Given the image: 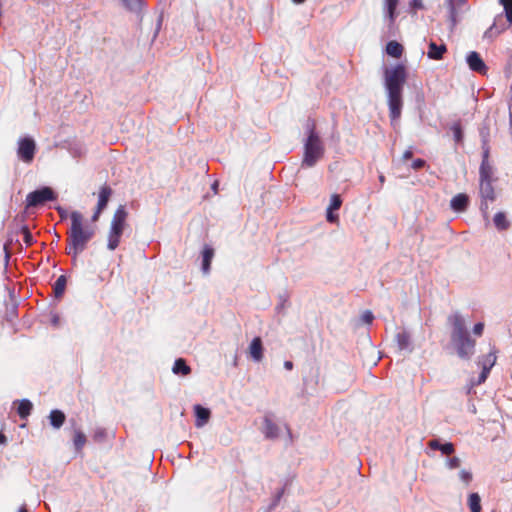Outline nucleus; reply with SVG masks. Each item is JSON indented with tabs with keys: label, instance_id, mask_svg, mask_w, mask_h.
<instances>
[{
	"label": "nucleus",
	"instance_id": "nucleus-37",
	"mask_svg": "<svg viewBox=\"0 0 512 512\" xmlns=\"http://www.w3.org/2000/svg\"><path fill=\"white\" fill-rule=\"evenodd\" d=\"M428 448H454L452 443H444L441 444L438 440H430L428 443Z\"/></svg>",
	"mask_w": 512,
	"mask_h": 512
},
{
	"label": "nucleus",
	"instance_id": "nucleus-48",
	"mask_svg": "<svg viewBox=\"0 0 512 512\" xmlns=\"http://www.w3.org/2000/svg\"><path fill=\"white\" fill-rule=\"evenodd\" d=\"M57 211H58V213L60 214V217H61L62 219L66 217V211H65L63 208L58 207V208H57Z\"/></svg>",
	"mask_w": 512,
	"mask_h": 512
},
{
	"label": "nucleus",
	"instance_id": "nucleus-3",
	"mask_svg": "<svg viewBox=\"0 0 512 512\" xmlns=\"http://www.w3.org/2000/svg\"><path fill=\"white\" fill-rule=\"evenodd\" d=\"M308 137L304 144V156L302 165L306 167H313L319 159L324 155V145L316 133V123L314 120H309L307 124Z\"/></svg>",
	"mask_w": 512,
	"mask_h": 512
},
{
	"label": "nucleus",
	"instance_id": "nucleus-42",
	"mask_svg": "<svg viewBox=\"0 0 512 512\" xmlns=\"http://www.w3.org/2000/svg\"><path fill=\"white\" fill-rule=\"evenodd\" d=\"M425 164H426L425 160L418 158L412 162L411 167L414 170H419V169L423 168L425 166Z\"/></svg>",
	"mask_w": 512,
	"mask_h": 512
},
{
	"label": "nucleus",
	"instance_id": "nucleus-36",
	"mask_svg": "<svg viewBox=\"0 0 512 512\" xmlns=\"http://www.w3.org/2000/svg\"><path fill=\"white\" fill-rule=\"evenodd\" d=\"M107 437H108V432L102 428L96 429L93 434V439L98 443H102L104 441V439Z\"/></svg>",
	"mask_w": 512,
	"mask_h": 512
},
{
	"label": "nucleus",
	"instance_id": "nucleus-19",
	"mask_svg": "<svg viewBox=\"0 0 512 512\" xmlns=\"http://www.w3.org/2000/svg\"><path fill=\"white\" fill-rule=\"evenodd\" d=\"M111 195H112V189L109 186L104 185L101 187V189L99 191V199H98V203H97V207L99 208V210H104L106 208Z\"/></svg>",
	"mask_w": 512,
	"mask_h": 512
},
{
	"label": "nucleus",
	"instance_id": "nucleus-51",
	"mask_svg": "<svg viewBox=\"0 0 512 512\" xmlns=\"http://www.w3.org/2000/svg\"><path fill=\"white\" fill-rule=\"evenodd\" d=\"M6 444V436L0 432V445H5Z\"/></svg>",
	"mask_w": 512,
	"mask_h": 512
},
{
	"label": "nucleus",
	"instance_id": "nucleus-45",
	"mask_svg": "<svg viewBox=\"0 0 512 512\" xmlns=\"http://www.w3.org/2000/svg\"><path fill=\"white\" fill-rule=\"evenodd\" d=\"M411 6L416 9H422L423 8L422 0H411Z\"/></svg>",
	"mask_w": 512,
	"mask_h": 512
},
{
	"label": "nucleus",
	"instance_id": "nucleus-12",
	"mask_svg": "<svg viewBox=\"0 0 512 512\" xmlns=\"http://www.w3.org/2000/svg\"><path fill=\"white\" fill-rule=\"evenodd\" d=\"M480 180H494L493 178V167L489 162V150L485 149L483 152L482 162L479 169Z\"/></svg>",
	"mask_w": 512,
	"mask_h": 512
},
{
	"label": "nucleus",
	"instance_id": "nucleus-16",
	"mask_svg": "<svg viewBox=\"0 0 512 512\" xmlns=\"http://www.w3.org/2000/svg\"><path fill=\"white\" fill-rule=\"evenodd\" d=\"M194 412L196 416V426L201 427L205 425L210 418V410L197 404L194 406Z\"/></svg>",
	"mask_w": 512,
	"mask_h": 512
},
{
	"label": "nucleus",
	"instance_id": "nucleus-13",
	"mask_svg": "<svg viewBox=\"0 0 512 512\" xmlns=\"http://www.w3.org/2000/svg\"><path fill=\"white\" fill-rule=\"evenodd\" d=\"M263 344H262V340L260 337H255L250 345H249V348H248V353L250 355V357L255 361V362H260L262 361L263 359Z\"/></svg>",
	"mask_w": 512,
	"mask_h": 512
},
{
	"label": "nucleus",
	"instance_id": "nucleus-32",
	"mask_svg": "<svg viewBox=\"0 0 512 512\" xmlns=\"http://www.w3.org/2000/svg\"><path fill=\"white\" fill-rule=\"evenodd\" d=\"M504 8L507 21L512 24V0H499Z\"/></svg>",
	"mask_w": 512,
	"mask_h": 512
},
{
	"label": "nucleus",
	"instance_id": "nucleus-11",
	"mask_svg": "<svg viewBox=\"0 0 512 512\" xmlns=\"http://www.w3.org/2000/svg\"><path fill=\"white\" fill-rule=\"evenodd\" d=\"M399 3L400 0H382L384 15L390 26L394 25L398 16L397 7Z\"/></svg>",
	"mask_w": 512,
	"mask_h": 512
},
{
	"label": "nucleus",
	"instance_id": "nucleus-53",
	"mask_svg": "<svg viewBox=\"0 0 512 512\" xmlns=\"http://www.w3.org/2000/svg\"><path fill=\"white\" fill-rule=\"evenodd\" d=\"M294 3L296 4H302L304 3L306 0H292Z\"/></svg>",
	"mask_w": 512,
	"mask_h": 512
},
{
	"label": "nucleus",
	"instance_id": "nucleus-23",
	"mask_svg": "<svg viewBox=\"0 0 512 512\" xmlns=\"http://www.w3.org/2000/svg\"><path fill=\"white\" fill-rule=\"evenodd\" d=\"M494 225L500 231L507 230L510 226L506 215L503 212H497L493 218Z\"/></svg>",
	"mask_w": 512,
	"mask_h": 512
},
{
	"label": "nucleus",
	"instance_id": "nucleus-17",
	"mask_svg": "<svg viewBox=\"0 0 512 512\" xmlns=\"http://www.w3.org/2000/svg\"><path fill=\"white\" fill-rule=\"evenodd\" d=\"M214 257V249L206 245L202 251V271L208 274L210 271L211 261Z\"/></svg>",
	"mask_w": 512,
	"mask_h": 512
},
{
	"label": "nucleus",
	"instance_id": "nucleus-2",
	"mask_svg": "<svg viewBox=\"0 0 512 512\" xmlns=\"http://www.w3.org/2000/svg\"><path fill=\"white\" fill-rule=\"evenodd\" d=\"M71 226L67 232L66 252L72 256L74 261L77 260L87 247L88 242L94 237L95 229L83 224V215L78 211L70 214Z\"/></svg>",
	"mask_w": 512,
	"mask_h": 512
},
{
	"label": "nucleus",
	"instance_id": "nucleus-31",
	"mask_svg": "<svg viewBox=\"0 0 512 512\" xmlns=\"http://www.w3.org/2000/svg\"><path fill=\"white\" fill-rule=\"evenodd\" d=\"M72 439H73L74 445L77 448L84 446L86 443L85 434L81 430H78V429L74 430Z\"/></svg>",
	"mask_w": 512,
	"mask_h": 512
},
{
	"label": "nucleus",
	"instance_id": "nucleus-46",
	"mask_svg": "<svg viewBox=\"0 0 512 512\" xmlns=\"http://www.w3.org/2000/svg\"><path fill=\"white\" fill-rule=\"evenodd\" d=\"M102 211H103V210H99V208H98V207H96V210H95V212H94V214H93V216H92V221H93V222L98 221L99 216H100V214H101V212H102Z\"/></svg>",
	"mask_w": 512,
	"mask_h": 512
},
{
	"label": "nucleus",
	"instance_id": "nucleus-24",
	"mask_svg": "<svg viewBox=\"0 0 512 512\" xmlns=\"http://www.w3.org/2000/svg\"><path fill=\"white\" fill-rule=\"evenodd\" d=\"M161 458L165 457L169 460L173 465L178 464L181 465L183 457L178 453V450H164L161 451Z\"/></svg>",
	"mask_w": 512,
	"mask_h": 512
},
{
	"label": "nucleus",
	"instance_id": "nucleus-38",
	"mask_svg": "<svg viewBox=\"0 0 512 512\" xmlns=\"http://www.w3.org/2000/svg\"><path fill=\"white\" fill-rule=\"evenodd\" d=\"M451 129L453 131L455 140L457 142H460L462 140V137H463L461 125L459 123H455V124H453Z\"/></svg>",
	"mask_w": 512,
	"mask_h": 512
},
{
	"label": "nucleus",
	"instance_id": "nucleus-7",
	"mask_svg": "<svg viewBox=\"0 0 512 512\" xmlns=\"http://www.w3.org/2000/svg\"><path fill=\"white\" fill-rule=\"evenodd\" d=\"M36 143L30 137L21 138L18 142L17 155L23 162L30 164L35 157Z\"/></svg>",
	"mask_w": 512,
	"mask_h": 512
},
{
	"label": "nucleus",
	"instance_id": "nucleus-33",
	"mask_svg": "<svg viewBox=\"0 0 512 512\" xmlns=\"http://www.w3.org/2000/svg\"><path fill=\"white\" fill-rule=\"evenodd\" d=\"M125 7L131 11H139L142 7V0H122Z\"/></svg>",
	"mask_w": 512,
	"mask_h": 512
},
{
	"label": "nucleus",
	"instance_id": "nucleus-35",
	"mask_svg": "<svg viewBox=\"0 0 512 512\" xmlns=\"http://www.w3.org/2000/svg\"><path fill=\"white\" fill-rule=\"evenodd\" d=\"M341 205H342V199H341L340 195L333 194L331 196L330 205L328 206L327 209L338 210L341 207Z\"/></svg>",
	"mask_w": 512,
	"mask_h": 512
},
{
	"label": "nucleus",
	"instance_id": "nucleus-49",
	"mask_svg": "<svg viewBox=\"0 0 512 512\" xmlns=\"http://www.w3.org/2000/svg\"><path fill=\"white\" fill-rule=\"evenodd\" d=\"M284 367L287 369V370H292L293 368V363L291 361H285L284 362Z\"/></svg>",
	"mask_w": 512,
	"mask_h": 512
},
{
	"label": "nucleus",
	"instance_id": "nucleus-39",
	"mask_svg": "<svg viewBox=\"0 0 512 512\" xmlns=\"http://www.w3.org/2000/svg\"><path fill=\"white\" fill-rule=\"evenodd\" d=\"M460 479L465 482L466 484H469L472 480V474L466 470H461L459 473Z\"/></svg>",
	"mask_w": 512,
	"mask_h": 512
},
{
	"label": "nucleus",
	"instance_id": "nucleus-15",
	"mask_svg": "<svg viewBox=\"0 0 512 512\" xmlns=\"http://www.w3.org/2000/svg\"><path fill=\"white\" fill-rule=\"evenodd\" d=\"M446 52L447 47L445 44L437 45L431 41L428 46L427 56L432 60H441Z\"/></svg>",
	"mask_w": 512,
	"mask_h": 512
},
{
	"label": "nucleus",
	"instance_id": "nucleus-54",
	"mask_svg": "<svg viewBox=\"0 0 512 512\" xmlns=\"http://www.w3.org/2000/svg\"><path fill=\"white\" fill-rule=\"evenodd\" d=\"M18 512H28V510L25 506H22Z\"/></svg>",
	"mask_w": 512,
	"mask_h": 512
},
{
	"label": "nucleus",
	"instance_id": "nucleus-10",
	"mask_svg": "<svg viewBox=\"0 0 512 512\" xmlns=\"http://www.w3.org/2000/svg\"><path fill=\"white\" fill-rule=\"evenodd\" d=\"M466 60H467V64H468L469 68L472 71L477 72L482 75L486 74L487 66L484 63V61L482 60V58L478 52H476V51L470 52L467 55Z\"/></svg>",
	"mask_w": 512,
	"mask_h": 512
},
{
	"label": "nucleus",
	"instance_id": "nucleus-57",
	"mask_svg": "<svg viewBox=\"0 0 512 512\" xmlns=\"http://www.w3.org/2000/svg\"><path fill=\"white\" fill-rule=\"evenodd\" d=\"M283 492H284L283 490H281V491L279 492V494H278V499L282 496Z\"/></svg>",
	"mask_w": 512,
	"mask_h": 512
},
{
	"label": "nucleus",
	"instance_id": "nucleus-21",
	"mask_svg": "<svg viewBox=\"0 0 512 512\" xmlns=\"http://www.w3.org/2000/svg\"><path fill=\"white\" fill-rule=\"evenodd\" d=\"M403 51V46L397 41H389L386 45V53L393 58H400Z\"/></svg>",
	"mask_w": 512,
	"mask_h": 512
},
{
	"label": "nucleus",
	"instance_id": "nucleus-14",
	"mask_svg": "<svg viewBox=\"0 0 512 512\" xmlns=\"http://www.w3.org/2000/svg\"><path fill=\"white\" fill-rule=\"evenodd\" d=\"M469 197L464 193L455 195L450 201V207L455 212H464L468 208Z\"/></svg>",
	"mask_w": 512,
	"mask_h": 512
},
{
	"label": "nucleus",
	"instance_id": "nucleus-20",
	"mask_svg": "<svg viewBox=\"0 0 512 512\" xmlns=\"http://www.w3.org/2000/svg\"><path fill=\"white\" fill-rule=\"evenodd\" d=\"M65 419V414L58 409L52 410L49 414L50 424L56 429L60 428L64 424Z\"/></svg>",
	"mask_w": 512,
	"mask_h": 512
},
{
	"label": "nucleus",
	"instance_id": "nucleus-6",
	"mask_svg": "<svg viewBox=\"0 0 512 512\" xmlns=\"http://www.w3.org/2000/svg\"><path fill=\"white\" fill-rule=\"evenodd\" d=\"M451 341L461 359L468 360L473 356L476 342L470 335L454 338Z\"/></svg>",
	"mask_w": 512,
	"mask_h": 512
},
{
	"label": "nucleus",
	"instance_id": "nucleus-26",
	"mask_svg": "<svg viewBox=\"0 0 512 512\" xmlns=\"http://www.w3.org/2000/svg\"><path fill=\"white\" fill-rule=\"evenodd\" d=\"M495 361H496V356L494 354H489L487 356V360H486L487 364L485 363L483 365V370L479 376V383H482L486 380V378L489 374V371H490L491 367L494 365Z\"/></svg>",
	"mask_w": 512,
	"mask_h": 512
},
{
	"label": "nucleus",
	"instance_id": "nucleus-40",
	"mask_svg": "<svg viewBox=\"0 0 512 512\" xmlns=\"http://www.w3.org/2000/svg\"><path fill=\"white\" fill-rule=\"evenodd\" d=\"M334 210L327 209L326 219L330 223H336L339 220V216L333 213Z\"/></svg>",
	"mask_w": 512,
	"mask_h": 512
},
{
	"label": "nucleus",
	"instance_id": "nucleus-34",
	"mask_svg": "<svg viewBox=\"0 0 512 512\" xmlns=\"http://www.w3.org/2000/svg\"><path fill=\"white\" fill-rule=\"evenodd\" d=\"M21 233L23 235V241L26 246H31L33 244V236L28 228V226L24 225L21 228Z\"/></svg>",
	"mask_w": 512,
	"mask_h": 512
},
{
	"label": "nucleus",
	"instance_id": "nucleus-41",
	"mask_svg": "<svg viewBox=\"0 0 512 512\" xmlns=\"http://www.w3.org/2000/svg\"><path fill=\"white\" fill-rule=\"evenodd\" d=\"M460 466V459L453 456L448 459V467L451 469L458 468Z\"/></svg>",
	"mask_w": 512,
	"mask_h": 512
},
{
	"label": "nucleus",
	"instance_id": "nucleus-29",
	"mask_svg": "<svg viewBox=\"0 0 512 512\" xmlns=\"http://www.w3.org/2000/svg\"><path fill=\"white\" fill-rule=\"evenodd\" d=\"M396 340H397V344L401 350L407 349L410 345V336L407 332H404V331L399 332L396 335Z\"/></svg>",
	"mask_w": 512,
	"mask_h": 512
},
{
	"label": "nucleus",
	"instance_id": "nucleus-56",
	"mask_svg": "<svg viewBox=\"0 0 512 512\" xmlns=\"http://www.w3.org/2000/svg\"><path fill=\"white\" fill-rule=\"evenodd\" d=\"M53 323L56 325L58 323V317L57 316H54L53 318Z\"/></svg>",
	"mask_w": 512,
	"mask_h": 512
},
{
	"label": "nucleus",
	"instance_id": "nucleus-55",
	"mask_svg": "<svg viewBox=\"0 0 512 512\" xmlns=\"http://www.w3.org/2000/svg\"><path fill=\"white\" fill-rule=\"evenodd\" d=\"M379 181H380L381 183H384V181H385V177H384L383 175H380V176H379Z\"/></svg>",
	"mask_w": 512,
	"mask_h": 512
},
{
	"label": "nucleus",
	"instance_id": "nucleus-8",
	"mask_svg": "<svg viewBox=\"0 0 512 512\" xmlns=\"http://www.w3.org/2000/svg\"><path fill=\"white\" fill-rule=\"evenodd\" d=\"M493 181L494 180H487V181L480 180V195L483 199V201L481 203V210L484 213H486L489 208L486 201L487 200L494 201V199H495V192H494V188L492 185Z\"/></svg>",
	"mask_w": 512,
	"mask_h": 512
},
{
	"label": "nucleus",
	"instance_id": "nucleus-47",
	"mask_svg": "<svg viewBox=\"0 0 512 512\" xmlns=\"http://www.w3.org/2000/svg\"><path fill=\"white\" fill-rule=\"evenodd\" d=\"M412 156H413V152H412V150H410V149H409V150H406V151L403 153L402 158H403V160H408V159H411V158H412Z\"/></svg>",
	"mask_w": 512,
	"mask_h": 512
},
{
	"label": "nucleus",
	"instance_id": "nucleus-4",
	"mask_svg": "<svg viewBox=\"0 0 512 512\" xmlns=\"http://www.w3.org/2000/svg\"><path fill=\"white\" fill-rule=\"evenodd\" d=\"M127 218L128 212L125 205H119L112 216L107 236L109 250L114 251L119 246L124 230L128 226Z\"/></svg>",
	"mask_w": 512,
	"mask_h": 512
},
{
	"label": "nucleus",
	"instance_id": "nucleus-18",
	"mask_svg": "<svg viewBox=\"0 0 512 512\" xmlns=\"http://www.w3.org/2000/svg\"><path fill=\"white\" fill-rule=\"evenodd\" d=\"M16 403H18L17 414L21 419H26L33 410L32 402L28 399H22Z\"/></svg>",
	"mask_w": 512,
	"mask_h": 512
},
{
	"label": "nucleus",
	"instance_id": "nucleus-5",
	"mask_svg": "<svg viewBox=\"0 0 512 512\" xmlns=\"http://www.w3.org/2000/svg\"><path fill=\"white\" fill-rule=\"evenodd\" d=\"M57 198L52 188L45 186L41 189L32 191L27 194L25 199L26 209L44 205L46 202L54 201Z\"/></svg>",
	"mask_w": 512,
	"mask_h": 512
},
{
	"label": "nucleus",
	"instance_id": "nucleus-52",
	"mask_svg": "<svg viewBox=\"0 0 512 512\" xmlns=\"http://www.w3.org/2000/svg\"><path fill=\"white\" fill-rule=\"evenodd\" d=\"M443 452V454H445L446 456H450L455 450H452V449H449V450H441Z\"/></svg>",
	"mask_w": 512,
	"mask_h": 512
},
{
	"label": "nucleus",
	"instance_id": "nucleus-50",
	"mask_svg": "<svg viewBox=\"0 0 512 512\" xmlns=\"http://www.w3.org/2000/svg\"><path fill=\"white\" fill-rule=\"evenodd\" d=\"M319 374H320V369L317 367V368L315 369V372H314V376H315V385H317V384H318Z\"/></svg>",
	"mask_w": 512,
	"mask_h": 512
},
{
	"label": "nucleus",
	"instance_id": "nucleus-43",
	"mask_svg": "<svg viewBox=\"0 0 512 512\" xmlns=\"http://www.w3.org/2000/svg\"><path fill=\"white\" fill-rule=\"evenodd\" d=\"M483 330H484V323H482V322L475 324L473 327V333L476 336H481L483 333Z\"/></svg>",
	"mask_w": 512,
	"mask_h": 512
},
{
	"label": "nucleus",
	"instance_id": "nucleus-30",
	"mask_svg": "<svg viewBox=\"0 0 512 512\" xmlns=\"http://www.w3.org/2000/svg\"><path fill=\"white\" fill-rule=\"evenodd\" d=\"M465 0H448V5H449V8H450V18H451V21L453 23V25H455L456 23V18H457V10H456V7L460 4H463Z\"/></svg>",
	"mask_w": 512,
	"mask_h": 512
},
{
	"label": "nucleus",
	"instance_id": "nucleus-1",
	"mask_svg": "<svg viewBox=\"0 0 512 512\" xmlns=\"http://www.w3.org/2000/svg\"><path fill=\"white\" fill-rule=\"evenodd\" d=\"M407 80V70L403 64H397L384 71V85L387 91V103L391 122H396L402 113L403 87Z\"/></svg>",
	"mask_w": 512,
	"mask_h": 512
},
{
	"label": "nucleus",
	"instance_id": "nucleus-25",
	"mask_svg": "<svg viewBox=\"0 0 512 512\" xmlns=\"http://www.w3.org/2000/svg\"><path fill=\"white\" fill-rule=\"evenodd\" d=\"M67 279L64 275H61L57 278V280L54 283L53 291L56 298L62 297L64 294V291L66 289Z\"/></svg>",
	"mask_w": 512,
	"mask_h": 512
},
{
	"label": "nucleus",
	"instance_id": "nucleus-28",
	"mask_svg": "<svg viewBox=\"0 0 512 512\" xmlns=\"http://www.w3.org/2000/svg\"><path fill=\"white\" fill-rule=\"evenodd\" d=\"M264 433L267 437L270 438H275L278 436L276 424L273 423V421L268 417H265L264 419Z\"/></svg>",
	"mask_w": 512,
	"mask_h": 512
},
{
	"label": "nucleus",
	"instance_id": "nucleus-9",
	"mask_svg": "<svg viewBox=\"0 0 512 512\" xmlns=\"http://www.w3.org/2000/svg\"><path fill=\"white\" fill-rule=\"evenodd\" d=\"M449 322L452 325L451 339L469 335L464 319L459 314H454L449 317Z\"/></svg>",
	"mask_w": 512,
	"mask_h": 512
},
{
	"label": "nucleus",
	"instance_id": "nucleus-27",
	"mask_svg": "<svg viewBox=\"0 0 512 512\" xmlns=\"http://www.w3.org/2000/svg\"><path fill=\"white\" fill-rule=\"evenodd\" d=\"M468 506L471 512H480L481 498L478 493H471L468 497Z\"/></svg>",
	"mask_w": 512,
	"mask_h": 512
},
{
	"label": "nucleus",
	"instance_id": "nucleus-44",
	"mask_svg": "<svg viewBox=\"0 0 512 512\" xmlns=\"http://www.w3.org/2000/svg\"><path fill=\"white\" fill-rule=\"evenodd\" d=\"M374 319V316L372 314L371 311H365L363 314H362V320L363 322L367 323V324H370Z\"/></svg>",
	"mask_w": 512,
	"mask_h": 512
},
{
	"label": "nucleus",
	"instance_id": "nucleus-22",
	"mask_svg": "<svg viewBox=\"0 0 512 512\" xmlns=\"http://www.w3.org/2000/svg\"><path fill=\"white\" fill-rule=\"evenodd\" d=\"M172 371L175 374L186 376L191 373V368L186 364V361L183 358H178L174 362Z\"/></svg>",
	"mask_w": 512,
	"mask_h": 512
}]
</instances>
